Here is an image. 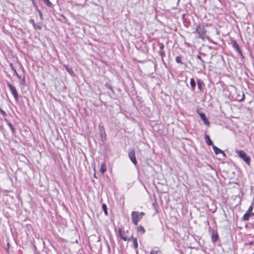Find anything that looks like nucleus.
<instances>
[{
    "instance_id": "1",
    "label": "nucleus",
    "mask_w": 254,
    "mask_h": 254,
    "mask_svg": "<svg viewBox=\"0 0 254 254\" xmlns=\"http://www.w3.org/2000/svg\"><path fill=\"white\" fill-rule=\"evenodd\" d=\"M144 215L145 213L143 212L132 211L131 214V216L133 224L134 225H137L139 221L142 218Z\"/></svg>"
},
{
    "instance_id": "2",
    "label": "nucleus",
    "mask_w": 254,
    "mask_h": 254,
    "mask_svg": "<svg viewBox=\"0 0 254 254\" xmlns=\"http://www.w3.org/2000/svg\"><path fill=\"white\" fill-rule=\"evenodd\" d=\"M235 152L240 158L245 162L247 165H250L251 158L244 150L237 149L236 150Z\"/></svg>"
},
{
    "instance_id": "3",
    "label": "nucleus",
    "mask_w": 254,
    "mask_h": 254,
    "mask_svg": "<svg viewBox=\"0 0 254 254\" xmlns=\"http://www.w3.org/2000/svg\"><path fill=\"white\" fill-rule=\"evenodd\" d=\"M6 83L15 100L16 101H18L19 99V95L16 88L13 85L11 84L8 81H7Z\"/></svg>"
},
{
    "instance_id": "4",
    "label": "nucleus",
    "mask_w": 254,
    "mask_h": 254,
    "mask_svg": "<svg viewBox=\"0 0 254 254\" xmlns=\"http://www.w3.org/2000/svg\"><path fill=\"white\" fill-rule=\"evenodd\" d=\"M206 30L203 26L198 25L195 29V32L197 33L199 37L203 38L206 34Z\"/></svg>"
},
{
    "instance_id": "5",
    "label": "nucleus",
    "mask_w": 254,
    "mask_h": 254,
    "mask_svg": "<svg viewBox=\"0 0 254 254\" xmlns=\"http://www.w3.org/2000/svg\"><path fill=\"white\" fill-rule=\"evenodd\" d=\"M128 157L131 161L136 165L137 164V161L135 155V150L134 149H129L128 152Z\"/></svg>"
},
{
    "instance_id": "6",
    "label": "nucleus",
    "mask_w": 254,
    "mask_h": 254,
    "mask_svg": "<svg viewBox=\"0 0 254 254\" xmlns=\"http://www.w3.org/2000/svg\"><path fill=\"white\" fill-rule=\"evenodd\" d=\"M253 209V207L251 206L247 212L244 214L243 219L245 221H248L249 219V218L251 216L254 215V213H252V211Z\"/></svg>"
},
{
    "instance_id": "7",
    "label": "nucleus",
    "mask_w": 254,
    "mask_h": 254,
    "mask_svg": "<svg viewBox=\"0 0 254 254\" xmlns=\"http://www.w3.org/2000/svg\"><path fill=\"white\" fill-rule=\"evenodd\" d=\"M212 148L213 150L216 154H218L219 153H221L223 154L224 157L226 156V154L223 151L221 150L220 149L215 146L214 145H212Z\"/></svg>"
},
{
    "instance_id": "8",
    "label": "nucleus",
    "mask_w": 254,
    "mask_h": 254,
    "mask_svg": "<svg viewBox=\"0 0 254 254\" xmlns=\"http://www.w3.org/2000/svg\"><path fill=\"white\" fill-rule=\"evenodd\" d=\"M199 116L202 119V120L203 121V123L206 125H208L209 124V122L207 120V118L206 117L205 115L203 113H199Z\"/></svg>"
},
{
    "instance_id": "9",
    "label": "nucleus",
    "mask_w": 254,
    "mask_h": 254,
    "mask_svg": "<svg viewBox=\"0 0 254 254\" xmlns=\"http://www.w3.org/2000/svg\"><path fill=\"white\" fill-rule=\"evenodd\" d=\"M150 254H162V253L159 248L154 247L151 249Z\"/></svg>"
},
{
    "instance_id": "10",
    "label": "nucleus",
    "mask_w": 254,
    "mask_h": 254,
    "mask_svg": "<svg viewBox=\"0 0 254 254\" xmlns=\"http://www.w3.org/2000/svg\"><path fill=\"white\" fill-rule=\"evenodd\" d=\"M218 235L214 231L213 232L211 235V240L213 243L216 242L218 240Z\"/></svg>"
},
{
    "instance_id": "11",
    "label": "nucleus",
    "mask_w": 254,
    "mask_h": 254,
    "mask_svg": "<svg viewBox=\"0 0 254 254\" xmlns=\"http://www.w3.org/2000/svg\"><path fill=\"white\" fill-rule=\"evenodd\" d=\"M5 121L6 122L7 125L10 128L12 134H14L16 132V129L14 128L12 124L10 123L6 119H5Z\"/></svg>"
},
{
    "instance_id": "12",
    "label": "nucleus",
    "mask_w": 254,
    "mask_h": 254,
    "mask_svg": "<svg viewBox=\"0 0 254 254\" xmlns=\"http://www.w3.org/2000/svg\"><path fill=\"white\" fill-rule=\"evenodd\" d=\"M204 138L205 139V142L208 145H212H212H213V142L211 141V140L208 135L205 134Z\"/></svg>"
},
{
    "instance_id": "13",
    "label": "nucleus",
    "mask_w": 254,
    "mask_h": 254,
    "mask_svg": "<svg viewBox=\"0 0 254 254\" xmlns=\"http://www.w3.org/2000/svg\"><path fill=\"white\" fill-rule=\"evenodd\" d=\"M29 22L30 23H31L33 25L35 29L41 30L42 29V27L40 25L36 24V23H35L34 20L33 19H30L29 20Z\"/></svg>"
},
{
    "instance_id": "14",
    "label": "nucleus",
    "mask_w": 254,
    "mask_h": 254,
    "mask_svg": "<svg viewBox=\"0 0 254 254\" xmlns=\"http://www.w3.org/2000/svg\"><path fill=\"white\" fill-rule=\"evenodd\" d=\"M136 229L137 232L140 233L141 234H143L145 232V229L142 225L138 226Z\"/></svg>"
},
{
    "instance_id": "15",
    "label": "nucleus",
    "mask_w": 254,
    "mask_h": 254,
    "mask_svg": "<svg viewBox=\"0 0 254 254\" xmlns=\"http://www.w3.org/2000/svg\"><path fill=\"white\" fill-rule=\"evenodd\" d=\"M197 84L198 85V88H199L200 91H201L202 90V88H201L202 86L204 85L203 81L200 80V79H198L197 80Z\"/></svg>"
},
{
    "instance_id": "16",
    "label": "nucleus",
    "mask_w": 254,
    "mask_h": 254,
    "mask_svg": "<svg viewBox=\"0 0 254 254\" xmlns=\"http://www.w3.org/2000/svg\"><path fill=\"white\" fill-rule=\"evenodd\" d=\"M190 83L191 87V90L192 91H194L195 87V82L193 78H191Z\"/></svg>"
},
{
    "instance_id": "17",
    "label": "nucleus",
    "mask_w": 254,
    "mask_h": 254,
    "mask_svg": "<svg viewBox=\"0 0 254 254\" xmlns=\"http://www.w3.org/2000/svg\"><path fill=\"white\" fill-rule=\"evenodd\" d=\"M106 171V165L104 163H103L101 166L100 172L102 173V174H104Z\"/></svg>"
},
{
    "instance_id": "18",
    "label": "nucleus",
    "mask_w": 254,
    "mask_h": 254,
    "mask_svg": "<svg viewBox=\"0 0 254 254\" xmlns=\"http://www.w3.org/2000/svg\"><path fill=\"white\" fill-rule=\"evenodd\" d=\"M20 80H20V81L19 82L20 86H25L26 84V80H25V77H24L23 78H21Z\"/></svg>"
},
{
    "instance_id": "19",
    "label": "nucleus",
    "mask_w": 254,
    "mask_h": 254,
    "mask_svg": "<svg viewBox=\"0 0 254 254\" xmlns=\"http://www.w3.org/2000/svg\"><path fill=\"white\" fill-rule=\"evenodd\" d=\"M36 9L39 13L40 19L41 20H43V14H42V11L38 8L37 5H36Z\"/></svg>"
},
{
    "instance_id": "20",
    "label": "nucleus",
    "mask_w": 254,
    "mask_h": 254,
    "mask_svg": "<svg viewBox=\"0 0 254 254\" xmlns=\"http://www.w3.org/2000/svg\"><path fill=\"white\" fill-rule=\"evenodd\" d=\"M175 60L177 63L183 64V63L182 62V58L181 56L176 57Z\"/></svg>"
},
{
    "instance_id": "21",
    "label": "nucleus",
    "mask_w": 254,
    "mask_h": 254,
    "mask_svg": "<svg viewBox=\"0 0 254 254\" xmlns=\"http://www.w3.org/2000/svg\"><path fill=\"white\" fill-rule=\"evenodd\" d=\"M102 209L105 214L106 215H108V211H107V207L105 204L103 203L102 205Z\"/></svg>"
},
{
    "instance_id": "22",
    "label": "nucleus",
    "mask_w": 254,
    "mask_h": 254,
    "mask_svg": "<svg viewBox=\"0 0 254 254\" xmlns=\"http://www.w3.org/2000/svg\"><path fill=\"white\" fill-rule=\"evenodd\" d=\"M232 45L233 48H235L236 50H237L240 47L236 41H234L232 42Z\"/></svg>"
},
{
    "instance_id": "23",
    "label": "nucleus",
    "mask_w": 254,
    "mask_h": 254,
    "mask_svg": "<svg viewBox=\"0 0 254 254\" xmlns=\"http://www.w3.org/2000/svg\"><path fill=\"white\" fill-rule=\"evenodd\" d=\"M133 241L132 242H133V246L134 248L137 249V248L138 247L137 239L136 238L133 239V241Z\"/></svg>"
},
{
    "instance_id": "24",
    "label": "nucleus",
    "mask_w": 254,
    "mask_h": 254,
    "mask_svg": "<svg viewBox=\"0 0 254 254\" xmlns=\"http://www.w3.org/2000/svg\"><path fill=\"white\" fill-rule=\"evenodd\" d=\"M105 86L109 89V90L113 91V88L111 86V85L109 83H106L105 84Z\"/></svg>"
},
{
    "instance_id": "25",
    "label": "nucleus",
    "mask_w": 254,
    "mask_h": 254,
    "mask_svg": "<svg viewBox=\"0 0 254 254\" xmlns=\"http://www.w3.org/2000/svg\"><path fill=\"white\" fill-rule=\"evenodd\" d=\"M159 54L162 58H163L165 56V53L163 50H160Z\"/></svg>"
},
{
    "instance_id": "26",
    "label": "nucleus",
    "mask_w": 254,
    "mask_h": 254,
    "mask_svg": "<svg viewBox=\"0 0 254 254\" xmlns=\"http://www.w3.org/2000/svg\"><path fill=\"white\" fill-rule=\"evenodd\" d=\"M196 58L201 62L202 64L203 65V66H204V63H205V62L202 59L201 56L200 55H197Z\"/></svg>"
},
{
    "instance_id": "27",
    "label": "nucleus",
    "mask_w": 254,
    "mask_h": 254,
    "mask_svg": "<svg viewBox=\"0 0 254 254\" xmlns=\"http://www.w3.org/2000/svg\"><path fill=\"white\" fill-rule=\"evenodd\" d=\"M158 45L159 47V48H160V50H163L164 48V45L163 43H158Z\"/></svg>"
},
{
    "instance_id": "28",
    "label": "nucleus",
    "mask_w": 254,
    "mask_h": 254,
    "mask_svg": "<svg viewBox=\"0 0 254 254\" xmlns=\"http://www.w3.org/2000/svg\"><path fill=\"white\" fill-rule=\"evenodd\" d=\"M13 71H14V74H15V75L17 77V78H18L19 79H21V76H20V75L17 73V72L16 70L15 69H14L13 68Z\"/></svg>"
},
{
    "instance_id": "29",
    "label": "nucleus",
    "mask_w": 254,
    "mask_h": 254,
    "mask_svg": "<svg viewBox=\"0 0 254 254\" xmlns=\"http://www.w3.org/2000/svg\"><path fill=\"white\" fill-rule=\"evenodd\" d=\"M239 54V55L242 56V57H243V54H242V51L240 49V48L239 47L237 50H236Z\"/></svg>"
},
{
    "instance_id": "30",
    "label": "nucleus",
    "mask_w": 254,
    "mask_h": 254,
    "mask_svg": "<svg viewBox=\"0 0 254 254\" xmlns=\"http://www.w3.org/2000/svg\"><path fill=\"white\" fill-rule=\"evenodd\" d=\"M239 54V55L242 56V57H243V54H242V51L240 49V48L239 47L237 50H236Z\"/></svg>"
},
{
    "instance_id": "31",
    "label": "nucleus",
    "mask_w": 254,
    "mask_h": 254,
    "mask_svg": "<svg viewBox=\"0 0 254 254\" xmlns=\"http://www.w3.org/2000/svg\"><path fill=\"white\" fill-rule=\"evenodd\" d=\"M122 239L125 241H129V239H128V238L126 237H124V236H122L121 237Z\"/></svg>"
},
{
    "instance_id": "32",
    "label": "nucleus",
    "mask_w": 254,
    "mask_h": 254,
    "mask_svg": "<svg viewBox=\"0 0 254 254\" xmlns=\"http://www.w3.org/2000/svg\"><path fill=\"white\" fill-rule=\"evenodd\" d=\"M101 138H102L103 140H104V139H105V137L104 136V134H103V132H101Z\"/></svg>"
},
{
    "instance_id": "33",
    "label": "nucleus",
    "mask_w": 254,
    "mask_h": 254,
    "mask_svg": "<svg viewBox=\"0 0 254 254\" xmlns=\"http://www.w3.org/2000/svg\"><path fill=\"white\" fill-rule=\"evenodd\" d=\"M134 238H133V237L132 236H131L130 237L128 238V239H129V241H131V240L133 241V239H134Z\"/></svg>"
},
{
    "instance_id": "34",
    "label": "nucleus",
    "mask_w": 254,
    "mask_h": 254,
    "mask_svg": "<svg viewBox=\"0 0 254 254\" xmlns=\"http://www.w3.org/2000/svg\"><path fill=\"white\" fill-rule=\"evenodd\" d=\"M32 1L33 4H34L35 7L36 8V5H37L35 4L34 0H32Z\"/></svg>"
},
{
    "instance_id": "35",
    "label": "nucleus",
    "mask_w": 254,
    "mask_h": 254,
    "mask_svg": "<svg viewBox=\"0 0 254 254\" xmlns=\"http://www.w3.org/2000/svg\"><path fill=\"white\" fill-rule=\"evenodd\" d=\"M253 243H254L253 241H252V242H250V243H249V245H253Z\"/></svg>"
},
{
    "instance_id": "36",
    "label": "nucleus",
    "mask_w": 254,
    "mask_h": 254,
    "mask_svg": "<svg viewBox=\"0 0 254 254\" xmlns=\"http://www.w3.org/2000/svg\"><path fill=\"white\" fill-rule=\"evenodd\" d=\"M1 113H2L3 115H4V114H5V113L3 111H2V110L1 111Z\"/></svg>"
},
{
    "instance_id": "37",
    "label": "nucleus",
    "mask_w": 254,
    "mask_h": 254,
    "mask_svg": "<svg viewBox=\"0 0 254 254\" xmlns=\"http://www.w3.org/2000/svg\"><path fill=\"white\" fill-rule=\"evenodd\" d=\"M244 97H245V95H243V98L241 100V101H243L244 100Z\"/></svg>"
},
{
    "instance_id": "38",
    "label": "nucleus",
    "mask_w": 254,
    "mask_h": 254,
    "mask_svg": "<svg viewBox=\"0 0 254 254\" xmlns=\"http://www.w3.org/2000/svg\"><path fill=\"white\" fill-rule=\"evenodd\" d=\"M136 254H138V253H137V252H136Z\"/></svg>"
},
{
    "instance_id": "39",
    "label": "nucleus",
    "mask_w": 254,
    "mask_h": 254,
    "mask_svg": "<svg viewBox=\"0 0 254 254\" xmlns=\"http://www.w3.org/2000/svg\"><path fill=\"white\" fill-rule=\"evenodd\" d=\"M253 254H254V253H253Z\"/></svg>"
}]
</instances>
